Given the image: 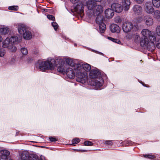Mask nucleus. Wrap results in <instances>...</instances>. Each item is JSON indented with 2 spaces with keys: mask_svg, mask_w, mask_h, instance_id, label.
<instances>
[{
  "mask_svg": "<svg viewBox=\"0 0 160 160\" xmlns=\"http://www.w3.org/2000/svg\"><path fill=\"white\" fill-rule=\"evenodd\" d=\"M36 65L42 71L49 69L52 70L54 69L55 66L58 68L57 70L59 72H66L67 76L69 78L72 79L75 76V74L73 69L71 68H68L66 70L64 60L59 57H56L55 59L48 58L46 61L39 60Z\"/></svg>",
  "mask_w": 160,
  "mask_h": 160,
  "instance_id": "f257e3e1",
  "label": "nucleus"
},
{
  "mask_svg": "<svg viewBox=\"0 0 160 160\" xmlns=\"http://www.w3.org/2000/svg\"><path fill=\"white\" fill-rule=\"evenodd\" d=\"M85 5H86L88 9L87 13L88 16L90 17L97 16L96 20V22L98 24L103 23V18L101 15H100L103 11L102 5L98 4L91 0L88 1Z\"/></svg>",
  "mask_w": 160,
  "mask_h": 160,
  "instance_id": "f03ea898",
  "label": "nucleus"
},
{
  "mask_svg": "<svg viewBox=\"0 0 160 160\" xmlns=\"http://www.w3.org/2000/svg\"><path fill=\"white\" fill-rule=\"evenodd\" d=\"M91 69L90 65L87 63L82 64V65L79 63L75 64L74 70L76 73L77 81L82 83H84L87 75L85 71H89Z\"/></svg>",
  "mask_w": 160,
  "mask_h": 160,
  "instance_id": "7ed1b4c3",
  "label": "nucleus"
},
{
  "mask_svg": "<svg viewBox=\"0 0 160 160\" xmlns=\"http://www.w3.org/2000/svg\"><path fill=\"white\" fill-rule=\"evenodd\" d=\"M100 72L96 70H92L89 75L92 78H96L91 82V84L95 87L96 89H98L103 84V80L101 77H98L100 74Z\"/></svg>",
  "mask_w": 160,
  "mask_h": 160,
  "instance_id": "20e7f679",
  "label": "nucleus"
},
{
  "mask_svg": "<svg viewBox=\"0 0 160 160\" xmlns=\"http://www.w3.org/2000/svg\"><path fill=\"white\" fill-rule=\"evenodd\" d=\"M141 33L144 38L149 39L150 42H152V48H154L155 47L154 42L156 41V38L154 33L149 29H144L142 30Z\"/></svg>",
  "mask_w": 160,
  "mask_h": 160,
  "instance_id": "39448f33",
  "label": "nucleus"
},
{
  "mask_svg": "<svg viewBox=\"0 0 160 160\" xmlns=\"http://www.w3.org/2000/svg\"><path fill=\"white\" fill-rule=\"evenodd\" d=\"M19 33L22 34L23 38L27 40L30 39V34L27 27L22 24L19 23L17 25Z\"/></svg>",
  "mask_w": 160,
  "mask_h": 160,
  "instance_id": "423d86ee",
  "label": "nucleus"
},
{
  "mask_svg": "<svg viewBox=\"0 0 160 160\" xmlns=\"http://www.w3.org/2000/svg\"><path fill=\"white\" fill-rule=\"evenodd\" d=\"M122 29L125 32H128L132 30L136 31L138 30V25L133 26V24L130 22H125L124 23L122 26Z\"/></svg>",
  "mask_w": 160,
  "mask_h": 160,
  "instance_id": "0eeeda50",
  "label": "nucleus"
},
{
  "mask_svg": "<svg viewBox=\"0 0 160 160\" xmlns=\"http://www.w3.org/2000/svg\"><path fill=\"white\" fill-rule=\"evenodd\" d=\"M144 12L148 14H152L154 10V8L150 2H147L143 5Z\"/></svg>",
  "mask_w": 160,
  "mask_h": 160,
  "instance_id": "6e6552de",
  "label": "nucleus"
},
{
  "mask_svg": "<svg viewBox=\"0 0 160 160\" xmlns=\"http://www.w3.org/2000/svg\"><path fill=\"white\" fill-rule=\"evenodd\" d=\"M152 42H149L148 39V38H141L140 40V44L142 47L146 46L148 48H150V46L151 45L152 46ZM152 47L151 46V48H154Z\"/></svg>",
  "mask_w": 160,
  "mask_h": 160,
  "instance_id": "1a4fd4ad",
  "label": "nucleus"
},
{
  "mask_svg": "<svg viewBox=\"0 0 160 160\" xmlns=\"http://www.w3.org/2000/svg\"><path fill=\"white\" fill-rule=\"evenodd\" d=\"M111 8L113 11L117 13L121 12L123 9L121 5L118 3H114L112 4Z\"/></svg>",
  "mask_w": 160,
  "mask_h": 160,
  "instance_id": "9d476101",
  "label": "nucleus"
},
{
  "mask_svg": "<svg viewBox=\"0 0 160 160\" xmlns=\"http://www.w3.org/2000/svg\"><path fill=\"white\" fill-rule=\"evenodd\" d=\"M134 14L138 16L142 14V7L139 5H135L132 8Z\"/></svg>",
  "mask_w": 160,
  "mask_h": 160,
  "instance_id": "9b49d317",
  "label": "nucleus"
},
{
  "mask_svg": "<svg viewBox=\"0 0 160 160\" xmlns=\"http://www.w3.org/2000/svg\"><path fill=\"white\" fill-rule=\"evenodd\" d=\"M122 6L124 10L128 11L130 9L131 4L130 0H121Z\"/></svg>",
  "mask_w": 160,
  "mask_h": 160,
  "instance_id": "f8f14e48",
  "label": "nucleus"
},
{
  "mask_svg": "<svg viewBox=\"0 0 160 160\" xmlns=\"http://www.w3.org/2000/svg\"><path fill=\"white\" fill-rule=\"evenodd\" d=\"M0 160H8L10 152L6 150H2L0 151Z\"/></svg>",
  "mask_w": 160,
  "mask_h": 160,
  "instance_id": "ddd939ff",
  "label": "nucleus"
},
{
  "mask_svg": "<svg viewBox=\"0 0 160 160\" xmlns=\"http://www.w3.org/2000/svg\"><path fill=\"white\" fill-rule=\"evenodd\" d=\"M87 1L84 5L82 3H80L78 4L75 7V11L78 13H82L83 12L84 6H86L85 5L86 4Z\"/></svg>",
  "mask_w": 160,
  "mask_h": 160,
  "instance_id": "4468645a",
  "label": "nucleus"
},
{
  "mask_svg": "<svg viewBox=\"0 0 160 160\" xmlns=\"http://www.w3.org/2000/svg\"><path fill=\"white\" fill-rule=\"evenodd\" d=\"M144 21L146 24L148 26L152 25L153 23V19L152 18L148 16L144 17Z\"/></svg>",
  "mask_w": 160,
  "mask_h": 160,
  "instance_id": "2eb2a0df",
  "label": "nucleus"
},
{
  "mask_svg": "<svg viewBox=\"0 0 160 160\" xmlns=\"http://www.w3.org/2000/svg\"><path fill=\"white\" fill-rule=\"evenodd\" d=\"M105 14L106 18L110 19L112 18L114 15V12L112 9L108 8L105 11Z\"/></svg>",
  "mask_w": 160,
  "mask_h": 160,
  "instance_id": "dca6fc26",
  "label": "nucleus"
},
{
  "mask_svg": "<svg viewBox=\"0 0 160 160\" xmlns=\"http://www.w3.org/2000/svg\"><path fill=\"white\" fill-rule=\"evenodd\" d=\"M30 159V153L27 151L23 152L21 155V160H29Z\"/></svg>",
  "mask_w": 160,
  "mask_h": 160,
  "instance_id": "f3484780",
  "label": "nucleus"
},
{
  "mask_svg": "<svg viewBox=\"0 0 160 160\" xmlns=\"http://www.w3.org/2000/svg\"><path fill=\"white\" fill-rule=\"evenodd\" d=\"M10 44L12 45L16 44L18 43L19 41L17 36H13L9 38Z\"/></svg>",
  "mask_w": 160,
  "mask_h": 160,
  "instance_id": "a211bd4d",
  "label": "nucleus"
},
{
  "mask_svg": "<svg viewBox=\"0 0 160 160\" xmlns=\"http://www.w3.org/2000/svg\"><path fill=\"white\" fill-rule=\"evenodd\" d=\"M110 28L111 31L113 32H118L120 31V28L117 25L113 24L111 25Z\"/></svg>",
  "mask_w": 160,
  "mask_h": 160,
  "instance_id": "6ab92c4d",
  "label": "nucleus"
},
{
  "mask_svg": "<svg viewBox=\"0 0 160 160\" xmlns=\"http://www.w3.org/2000/svg\"><path fill=\"white\" fill-rule=\"evenodd\" d=\"M62 59H63V58ZM64 61H65L66 64L69 65V66L73 68L74 69V66L75 64H78V63H74L73 61L71 59L69 58H65V60L64 59Z\"/></svg>",
  "mask_w": 160,
  "mask_h": 160,
  "instance_id": "aec40b11",
  "label": "nucleus"
},
{
  "mask_svg": "<svg viewBox=\"0 0 160 160\" xmlns=\"http://www.w3.org/2000/svg\"><path fill=\"white\" fill-rule=\"evenodd\" d=\"M9 40V38H7L2 42V46L3 48H8L9 46V44H11Z\"/></svg>",
  "mask_w": 160,
  "mask_h": 160,
  "instance_id": "412c9836",
  "label": "nucleus"
},
{
  "mask_svg": "<svg viewBox=\"0 0 160 160\" xmlns=\"http://www.w3.org/2000/svg\"><path fill=\"white\" fill-rule=\"evenodd\" d=\"M9 31V29L7 27L1 28H0V34L6 35L8 33Z\"/></svg>",
  "mask_w": 160,
  "mask_h": 160,
  "instance_id": "4be33fe9",
  "label": "nucleus"
},
{
  "mask_svg": "<svg viewBox=\"0 0 160 160\" xmlns=\"http://www.w3.org/2000/svg\"><path fill=\"white\" fill-rule=\"evenodd\" d=\"M99 24V30L101 33L104 32L106 29V26L104 23H100Z\"/></svg>",
  "mask_w": 160,
  "mask_h": 160,
  "instance_id": "5701e85b",
  "label": "nucleus"
},
{
  "mask_svg": "<svg viewBox=\"0 0 160 160\" xmlns=\"http://www.w3.org/2000/svg\"><path fill=\"white\" fill-rule=\"evenodd\" d=\"M152 3L154 7L157 8L160 7V0H152Z\"/></svg>",
  "mask_w": 160,
  "mask_h": 160,
  "instance_id": "b1692460",
  "label": "nucleus"
},
{
  "mask_svg": "<svg viewBox=\"0 0 160 160\" xmlns=\"http://www.w3.org/2000/svg\"><path fill=\"white\" fill-rule=\"evenodd\" d=\"M153 17L154 18L158 19L160 18V11L158 10H154L153 12Z\"/></svg>",
  "mask_w": 160,
  "mask_h": 160,
  "instance_id": "393cba45",
  "label": "nucleus"
},
{
  "mask_svg": "<svg viewBox=\"0 0 160 160\" xmlns=\"http://www.w3.org/2000/svg\"><path fill=\"white\" fill-rule=\"evenodd\" d=\"M9 51L12 52H16L17 50L16 46L13 45H10L9 46L8 48Z\"/></svg>",
  "mask_w": 160,
  "mask_h": 160,
  "instance_id": "a878e982",
  "label": "nucleus"
},
{
  "mask_svg": "<svg viewBox=\"0 0 160 160\" xmlns=\"http://www.w3.org/2000/svg\"><path fill=\"white\" fill-rule=\"evenodd\" d=\"M6 53V51L3 48H0V57H3Z\"/></svg>",
  "mask_w": 160,
  "mask_h": 160,
  "instance_id": "bb28decb",
  "label": "nucleus"
},
{
  "mask_svg": "<svg viewBox=\"0 0 160 160\" xmlns=\"http://www.w3.org/2000/svg\"><path fill=\"white\" fill-rule=\"evenodd\" d=\"M108 39L112 41L113 42H115L117 43H119L121 42L120 40L118 39H115L109 37H108Z\"/></svg>",
  "mask_w": 160,
  "mask_h": 160,
  "instance_id": "cd10ccee",
  "label": "nucleus"
},
{
  "mask_svg": "<svg viewBox=\"0 0 160 160\" xmlns=\"http://www.w3.org/2000/svg\"><path fill=\"white\" fill-rule=\"evenodd\" d=\"M8 8L10 10L17 11L18 10V8L17 6H13L8 7Z\"/></svg>",
  "mask_w": 160,
  "mask_h": 160,
  "instance_id": "c85d7f7f",
  "label": "nucleus"
},
{
  "mask_svg": "<svg viewBox=\"0 0 160 160\" xmlns=\"http://www.w3.org/2000/svg\"><path fill=\"white\" fill-rule=\"evenodd\" d=\"M114 21L116 23H120L122 20L120 17L117 16L114 18Z\"/></svg>",
  "mask_w": 160,
  "mask_h": 160,
  "instance_id": "c756f323",
  "label": "nucleus"
},
{
  "mask_svg": "<svg viewBox=\"0 0 160 160\" xmlns=\"http://www.w3.org/2000/svg\"><path fill=\"white\" fill-rule=\"evenodd\" d=\"M21 51L23 55H27L28 52L27 48H22L21 49Z\"/></svg>",
  "mask_w": 160,
  "mask_h": 160,
  "instance_id": "7c9ffc66",
  "label": "nucleus"
},
{
  "mask_svg": "<svg viewBox=\"0 0 160 160\" xmlns=\"http://www.w3.org/2000/svg\"><path fill=\"white\" fill-rule=\"evenodd\" d=\"M80 141L79 138H75L72 139V144H76L78 143Z\"/></svg>",
  "mask_w": 160,
  "mask_h": 160,
  "instance_id": "2f4dec72",
  "label": "nucleus"
},
{
  "mask_svg": "<svg viewBox=\"0 0 160 160\" xmlns=\"http://www.w3.org/2000/svg\"><path fill=\"white\" fill-rule=\"evenodd\" d=\"M143 156L145 158H147L151 159H152L155 158V156L154 155H152L150 154L144 155H143Z\"/></svg>",
  "mask_w": 160,
  "mask_h": 160,
  "instance_id": "473e14b6",
  "label": "nucleus"
},
{
  "mask_svg": "<svg viewBox=\"0 0 160 160\" xmlns=\"http://www.w3.org/2000/svg\"><path fill=\"white\" fill-rule=\"evenodd\" d=\"M156 33L158 36H160V26H158L157 27Z\"/></svg>",
  "mask_w": 160,
  "mask_h": 160,
  "instance_id": "72a5a7b5",
  "label": "nucleus"
},
{
  "mask_svg": "<svg viewBox=\"0 0 160 160\" xmlns=\"http://www.w3.org/2000/svg\"><path fill=\"white\" fill-rule=\"evenodd\" d=\"M52 24L53 27L54 28V29L55 30H56L58 26V24L55 22H53L52 23Z\"/></svg>",
  "mask_w": 160,
  "mask_h": 160,
  "instance_id": "f704fd0d",
  "label": "nucleus"
},
{
  "mask_svg": "<svg viewBox=\"0 0 160 160\" xmlns=\"http://www.w3.org/2000/svg\"><path fill=\"white\" fill-rule=\"evenodd\" d=\"M140 39V36L138 34H136L134 35V39L135 42H137Z\"/></svg>",
  "mask_w": 160,
  "mask_h": 160,
  "instance_id": "c9c22d12",
  "label": "nucleus"
},
{
  "mask_svg": "<svg viewBox=\"0 0 160 160\" xmlns=\"http://www.w3.org/2000/svg\"><path fill=\"white\" fill-rule=\"evenodd\" d=\"M142 21V18L141 17H138L136 19V21L137 23H140Z\"/></svg>",
  "mask_w": 160,
  "mask_h": 160,
  "instance_id": "e433bc0d",
  "label": "nucleus"
},
{
  "mask_svg": "<svg viewBox=\"0 0 160 160\" xmlns=\"http://www.w3.org/2000/svg\"><path fill=\"white\" fill-rule=\"evenodd\" d=\"M84 144L85 146H92V143L89 141H86L84 142Z\"/></svg>",
  "mask_w": 160,
  "mask_h": 160,
  "instance_id": "4c0bfd02",
  "label": "nucleus"
},
{
  "mask_svg": "<svg viewBox=\"0 0 160 160\" xmlns=\"http://www.w3.org/2000/svg\"><path fill=\"white\" fill-rule=\"evenodd\" d=\"M47 17L50 20L54 21L55 20V18L52 15H48L47 16Z\"/></svg>",
  "mask_w": 160,
  "mask_h": 160,
  "instance_id": "58836bf2",
  "label": "nucleus"
},
{
  "mask_svg": "<svg viewBox=\"0 0 160 160\" xmlns=\"http://www.w3.org/2000/svg\"><path fill=\"white\" fill-rule=\"evenodd\" d=\"M156 46L157 48H160V39L156 42Z\"/></svg>",
  "mask_w": 160,
  "mask_h": 160,
  "instance_id": "ea45409f",
  "label": "nucleus"
},
{
  "mask_svg": "<svg viewBox=\"0 0 160 160\" xmlns=\"http://www.w3.org/2000/svg\"><path fill=\"white\" fill-rule=\"evenodd\" d=\"M49 138L51 142H55L57 141V139L54 137H50Z\"/></svg>",
  "mask_w": 160,
  "mask_h": 160,
  "instance_id": "a19ab883",
  "label": "nucleus"
},
{
  "mask_svg": "<svg viewBox=\"0 0 160 160\" xmlns=\"http://www.w3.org/2000/svg\"><path fill=\"white\" fill-rule=\"evenodd\" d=\"M105 143L106 144L108 145H112V141L109 140V141H107L105 142Z\"/></svg>",
  "mask_w": 160,
  "mask_h": 160,
  "instance_id": "79ce46f5",
  "label": "nucleus"
},
{
  "mask_svg": "<svg viewBox=\"0 0 160 160\" xmlns=\"http://www.w3.org/2000/svg\"><path fill=\"white\" fill-rule=\"evenodd\" d=\"M73 3H76L78 2L80 0H70Z\"/></svg>",
  "mask_w": 160,
  "mask_h": 160,
  "instance_id": "37998d69",
  "label": "nucleus"
},
{
  "mask_svg": "<svg viewBox=\"0 0 160 160\" xmlns=\"http://www.w3.org/2000/svg\"><path fill=\"white\" fill-rule=\"evenodd\" d=\"M15 60L14 58H12L10 60V62L11 64H12L15 62Z\"/></svg>",
  "mask_w": 160,
  "mask_h": 160,
  "instance_id": "c03bdc74",
  "label": "nucleus"
},
{
  "mask_svg": "<svg viewBox=\"0 0 160 160\" xmlns=\"http://www.w3.org/2000/svg\"><path fill=\"white\" fill-rule=\"evenodd\" d=\"M93 51L94 52H98L99 54H101L102 55H103V54L102 53V52H97V51H95V50H93Z\"/></svg>",
  "mask_w": 160,
  "mask_h": 160,
  "instance_id": "a18cd8bd",
  "label": "nucleus"
},
{
  "mask_svg": "<svg viewBox=\"0 0 160 160\" xmlns=\"http://www.w3.org/2000/svg\"><path fill=\"white\" fill-rule=\"evenodd\" d=\"M2 37L0 35V42L2 41Z\"/></svg>",
  "mask_w": 160,
  "mask_h": 160,
  "instance_id": "49530a36",
  "label": "nucleus"
},
{
  "mask_svg": "<svg viewBox=\"0 0 160 160\" xmlns=\"http://www.w3.org/2000/svg\"><path fill=\"white\" fill-rule=\"evenodd\" d=\"M30 145H31V146H32V147H34V146L38 147V146L37 145H33L32 143H31Z\"/></svg>",
  "mask_w": 160,
  "mask_h": 160,
  "instance_id": "de8ad7c7",
  "label": "nucleus"
},
{
  "mask_svg": "<svg viewBox=\"0 0 160 160\" xmlns=\"http://www.w3.org/2000/svg\"><path fill=\"white\" fill-rule=\"evenodd\" d=\"M30 36H31V38H32V35L31 34Z\"/></svg>",
  "mask_w": 160,
  "mask_h": 160,
  "instance_id": "09e8293b",
  "label": "nucleus"
},
{
  "mask_svg": "<svg viewBox=\"0 0 160 160\" xmlns=\"http://www.w3.org/2000/svg\"><path fill=\"white\" fill-rule=\"evenodd\" d=\"M30 142H33L31 141H30Z\"/></svg>",
  "mask_w": 160,
  "mask_h": 160,
  "instance_id": "8fccbe9b",
  "label": "nucleus"
}]
</instances>
